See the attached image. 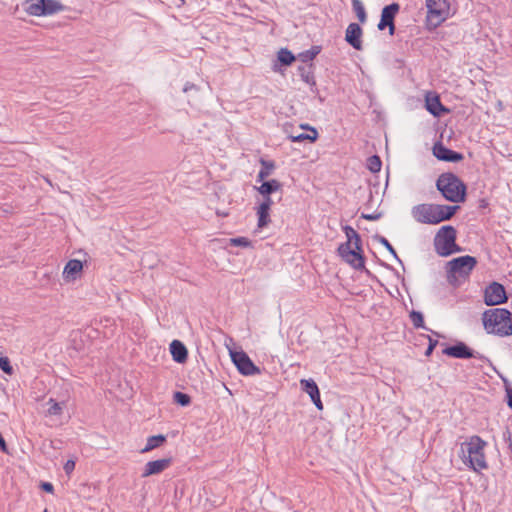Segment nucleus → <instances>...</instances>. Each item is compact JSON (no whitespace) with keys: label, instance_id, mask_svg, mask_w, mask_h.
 I'll use <instances>...</instances> for the list:
<instances>
[{"label":"nucleus","instance_id":"f257e3e1","mask_svg":"<svg viewBox=\"0 0 512 512\" xmlns=\"http://www.w3.org/2000/svg\"><path fill=\"white\" fill-rule=\"evenodd\" d=\"M487 442L480 436L473 435L461 444V459L464 464L475 472L488 468L485 456Z\"/></svg>","mask_w":512,"mask_h":512},{"label":"nucleus","instance_id":"f03ea898","mask_svg":"<svg viewBox=\"0 0 512 512\" xmlns=\"http://www.w3.org/2000/svg\"><path fill=\"white\" fill-rule=\"evenodd\" d=\"M343 231L347 237V242L338 247V253L351 267L361 270L365 267V262L362 255L360 235L354 228L348 225L343 227Z\"/></svg>","mask_w":512,"mask_h":512},{"label":"nucleus","instance_id":"7ed1b4c3","mask_svg":"<svg viewBox=\"0 0 512 512\" xmlns=\"http://www.w3.org/2000/svg\"><path fill=\"white\" fill-rule=\"evenodd\" d=\"M482 323L488 334L500 337L512 335V313L505 308H492L484 311Z\"/></svg>","mask_w":512,"mask_h":512},{"label":"nucleus","instance_id":"20e7f679","mask_svg":"<svg viewBox=\"0 0 512 512\" xmlns=\"http://www.w3.org/2000/svg\"><path fill=\"white\" fill-rule=\"evenodd\" d=\"M459 206L419 204L412 208L413 218L423 224L435 225L453 217Z\"/></svg>","mask_w":512,"mask_h":512},{"label":"nucleus","instance_id":"39448f33","mask_svg":"<svg viewBox=\"0 0 512 512\" xmlns=\"http://www.w3.org/2000/svg\"><path fill=\"white\" fill-rule=\"evenodd\" d=\"M436 187L448 201L457 203L465 198L466 186L453 173L441 174L437 179Z\"/></svg>","mask_w":512,"mask_h":512},{"label":"nucleus","instance_id":"423d86ee","mask_svg":"<svg viewBox=\"0 0 512 512\" xmlns=\"http://www.w3.org/2000/svg\"><path fill=\"white\" fill-rule=\"evenodd\" d=\"M477 265V259L470 255L460 256L447 262L448 281L456 284L459 280H467Z\"/></svg>","mask_w":512,"mask_h":512},{"label":"nucleus","instance_id":"0eeeda50","mask_svg":"<svg viewBox=\"0 0 512 512\" xmlns=\"http://www.w3.org/2000/svg\"><path fill=\"white\" fill-rule=\"evenodd\" d=\"M457 231L453 226H442L435 235L434 247L439 256L447 257L462 248L456 244Z\"/></svg>","mask_w":512,"mask_h":512},{"label":"nucleus","instance_id":"6e6552de","mask_svg":"<svg viewBox=\"0 0 512 512\" xmlns=\"http://www.w3.org/2000/svg\"><path fill=\"white\" fill-rule=\"evenodd\" d=\"M428 19L434 26L440 25L450 15V4L447 0H426Z\"/></svg>","mask_w":512,"mask_h":512},{"label":"nucleus","instance_id":"1a4fd4ad","mask_svg":"<svg viewBox=\"0 0 512 512\" xmlns=\"http://www.w3.org/2000/svg\"><path fill=\"white\" fill-rule=\"evenodd\" d=\"M230 356L232 362L242 375L252 376L260 374V368L253 363L244 351H230Z\"/></svg>","mask_w":512,"mask_h":512},{"label":"nucleus","instance_id":"9d476101","mask_svg":"<svg viewBox=\"0 0 512 512\" xmlns=\"http://www.w3.org/2000/svg\"><path fill=\"white\" fill-rule=\"evenodd\" d=\"M505 288L498 282H492L484 291V303L487 306H496L507 302Z\"/></svg>","mask_w":512,"mask_h":512},{"label":"nucleus","instance_id":"9b49d317","mask_svg":"<svg viewBox=\"0 0 512 512\" xmlns=\"http://www.w3.org/2000/svg\"><path fill=\"white\" fill-rule=\"evenodd\" d=\"M399 4L392 3L388 6H385L381 13V19L378 24L379 30H384L386 27H389V34L393 35L395 31L394 18L396 13L399 11Z\"/></svg>","mask_w":512,"mask_h":512},{"label":"nucleus","instance_id":"f8f14e48","mask_svg":"<svg viewBox=\"0 0 512 512\" xmlns=\"http://www.w3.org/2000/svg\"><path fill=\"white\" fill-rule=\"evenodd\" d=\"M443 354L458 359L481 358V356H479V353H475L463 342H458L453 346L445 348L443 350Z\"/></svg>","mask_w":512,"mask_h":512},{"label":"nucleus","instance_id":"ddd939ff","mask_svg":"<svg viewBox=\"0 0 512 512\" xmlns=\"http://www.w3.org/2000/svg\"><path fill=\"white\" fill-rule=\"evenodd\" d=\"M172 463L171 458H163L154 461H149L145 464L141 477H149L152 475H158L166 470Z\"/></svg>","mask_w":512,"mask_h":512},{"label":"nucleus","instance_id":"4468645a","mask_svg":"<svg viewBox=\"0 0 512 512\" xmlns=\"http://www.w3.org/2000/svg\"><path fill=\"white\" fill-rule=\"evenodd\" d=\"M433 155L442 161L447 162H458L463 159V155L461 153L455 152L447 147H445L442 143L438 142L433 146Z\"/></svg>","mask_w":512,"mask_h":512},{"label":"nucleus","instance_id":"2eb2a0df","mask_svg":"<svg viewBox=\"0 0 512 512\" xmlns=\"http://www.w3.org/2000/svg\"><path fill=\"white\" fill-rule=\"evenodd\" d=\"M301 389L307 393L314 405L319 409H323V403L320 398L319 388L313 379L300 380Z\"/></svg>","mask_w":512,"mask_h":512},{"label":"nucleus","instance_id":"dca6fc26","mask_svg":"<svg viewBox=\"0 0 512 512\" xmlns=\"http://www.w3.org/2000/svg\"><path fill=\"white\" fill-rule=\"evenodd\" d=\"M362 29L357 23H350L346 29L345 40L356 50L362 49Z\"/></svg>","mask_w":512,"mask_h":512},{"label":"nucleus","instance_id":"f3484780","mask_svg":"<svg viewBox=\"0 0 512 512\" xmlns=\"http://www.w3.org/2000/svg\"><path fill=\"white\" fill-rule=\"evenodd\" d=\"M83 270V263L78 259L69 260L63 269V279L67 282L77 280Z\"/></svg>","mask_w":512,"mask_h":512},{"label":"nucleus","instance_id":"a211bd4d","mask_svg":"<svg viewBox=\"0 0 512 512\" xmlns=\"http://www.w3.org/2000/svg\"><path fill=\"white\" fill-rule=\"evenodd\" d=\"M426 109L433 116H440L443 112H447L448 110L442 105L440 98L438 95H427L426 97Z\"/></svg>","mask_w":512,"mask_h":512},{"label":"nucleus","instance_id":"6ab92c4d","mask_svg":"<svg viewBox=\"0 0 512 512\" xmlns=\"http://www.w3.org/2000/svg\"><path fill=\"white\" fill-rule=\"evenodd\" d=\"M170 352L172 354L173 360L178 363H183L187 359V349L182 342L179 340H173L170 344Z\"/></svg>","mask_w":512,"mask_h":512},{"label":"nucleus","instance_id":"aec40b11","mask_svg":"<svg viewBox=\"0 0 512 512\" xmlns=\"http://www.w3.org/2000/svg\"><path fill=\"white\" fill-rule=\"evenodd\" d=\"M261 182L262 184L256 189L258 193L261 194L262 196L271 195L274 192L280 191L282 188V184L276 179H272L269 181L263 180Z\"/></svg>","mask_w":512,"mask_h":512},{"label":"nucleus","instance_id":"412c9836","mask_svg":"<svg viewBox=\"0 0 512 512\" xmlns=\"http://www.w3.org/2000/svg\"><path fill=\"white\" fill-rule=\"evenodd\" d=\"M38 2L43 4L44 16H50L66 9V7L58 0H41Z\"/></svg>","mask_w":512,"mask_h":512},{"label":"nucleus","instance_id":"4be33fe9","mask_svg":"<svg viewBox=\"0 0 512 512\" xmlns=\"http://www.w3.org/2000/svg\"><path fill=\"white\" fill-rule=\"evenodd\" d=\"M301 128L308 129L310 133H300L297 135H291L290 139L292 142H303L305 140L314 142L318 138V132L315 128L310 127L308 125H301Z\"/></svg>","mask_w":512,"mask_h":512},{"label":"nucleus","instance_id":"5701e85b","mask_svg":"<svg viewBox=\"0 0 512 512\" xmlns=\"http://www.w3.org/2000/svg\"><path fill=\"white\" fill-rule=\"evenodd\" d=\"M259 162L261 164V169L257 175V181H263L272 174L275 169V163L274 161L265 160L263 158H261Z\"/></svg>","mask_w":512,"mask_h":512},{"label":"nucleus","instance_id":"b1692460","mask_svg":"<svg viewBox=\"0 0 512 512\" xmlns=\"http://www.w3.org/2000/svg\"><path fill=\"white\" fill-rule=\"evenodd\" d=\"M166 441V437L164 435H154L150 436L147 439V443L143 449H141V453H147L155 448H158Z\"/></svg>","mask_w":512,"mask_h":512},{"label":"nucleus","instance_id":"393cba45","mask_svg":"<svg viewBox=\"0 0 512 512\" xmlns=\"http://www.w3.org/2000/svg\"><path fill=\"white\" fill-rule=\"evenodd\" d=\"M270 209L266 208V206H258L257 208V216H258V223L257 226L259 228H264L268 225L270 222V215H269Z\"/></svg>","mask_w":512,"mask_h":512},{"label":"nucleus","instance_id":"a878e982","mask_svg":"<svg viewBox=\"0 0 512 512\" xmlns=\"http://www.w3.org/2000/svg\"><path fill=\"white\" fill-rule=\"evenodd\" d=\"M49 408L47 410V414L50 416H59L62 414L63 408L65 407V402H57L55 399L50 398L47 402Z\"/></svg>","mask_w":512,"mask_h":512},{"label":"nucleus","instance_id":"bb28decb","mask_svg":"<svg viewBox=\"0 0 512 512\" xmlns=\"http://www.w3.org/2000/svg\"><path fill=\"white\" fill-rule=\"evenodd\" d=\"M352 7H353L354 12L357 15L358 20L361 23L366 22L367 14H366L363 3L360 0H352Z\"/></svg>","mask_w":512,"mask_h":512},{"label":"nucleus","instance_id":"cd10ccee","mask_svg":"<svg viewBox=\"0 0 512 512\" xmlns=\"http://www.w3.org/2000/svg\"><path fill=\"white\" fill-rule=\"evenodd\" d=\"M278 60L283 65H290L295 60V57L288 49L282 48L278 52Z\"/></svg>","mask_w":512,"mask_h":512},{"label":"nucleus","instance_id":"c85d7f7f","mask_svg":"<svg viewBox=\"0 0 512 512\" xmlns=\"http://www.w3.org/2000/svg\"><path fill=\"white\" fill-rule=\"evenodd\" d=\"M382 162L379 156L373 155L367 159V168L373 172H379L381 170Z\"/></svg>","mask_w":512,"mask_h":512},{"label":"nucleus","instance_id":"c756f323","mask_svg":"<svg viewBox=\"0 0 512 512\" xmlns=\"http://www.w3.org/2000/svg\"><path fill=\"white\" fill-rule=\"evenodd\" d=\"M299 72H300V76L304 82H306L307 84H310V85L315 84L314 76L311 72L310 66L309 67L308 66L299 67Z\"/></svg>","mask_w":512,"mask_h":512},{"label":"nucleus","instance_id":"7c9ffc66","mask_svg":"<svg viewBox=\"0 0 512 512\" xmlns=\"http://www.w3.org/2000/svg\"><path fill=\"white\" fill-rule=\"evenodd\" d=\"M409 316L415 328H424V318L421 312L413 310Z\"/></svg>","mask_w":512,"mask_h":512},{"label":"nucleus","instance_id":"2f4dec72","mask_svg":"<svg viewBox=\"0 0 512 512\" xmlns=\"http://www.w3.org/2000/svg\"><path fill=\"white\" fill-rule=\"evenodd\" d=\"M375 240L377 242H379L380 244H382L392 255L395 259H397L398 261H400L395 249L393 248V246L390 244V242L383 236H380V235H376L375 237Z\"/></svg>","mask_w":512,"mask_h":512},{"label":"nucleus","instance_id":"473e14b6","mask_svg":"<svg viewBox=\"0 0 512 512\" xmlns=\"http://www.w3.org/2000/svg\"><path fill=\"white\" fill-rule=\"evenodd\" d=\"M174 401L181 406H187L190 404L191 398L188 394H185L182 392H175L174 393Z\"/></svg>","mask_w":512,"mask_h":512},{"label":"nucleus","instance_id":"72a5a7b5","mask_svg":"<svg viewBox=\"0 0 512 512\" xmlns=\"http://www.w3.org/2000/svg\"><path fill=\"white\" fill-rule=\"evenodd\" d=\"M230 244L232 246H240V247H250L251 241L246 237H236L230 239Z\"/></svg>","mask_w":512,"mask_h":512},{"label":"nucleus","instance_id":"f704fd0d","mask_svg":"<svg viewBox=\"0 0 512 512\" xmlns=\"http://www.w3.org/2000/svg\"><path fill=\"white\" fill-rule=\"evenodd\" d=\"M0 369L6 374H12L13 368L10 364V361L7 357L0 358Z\"/></svg>","mask_w":512,"mask_h":512},{"label":"nucleus","instance_id":"c9c22d12","mask_svg":"<svg viewBox=\"0 0 512 512\" xmlns=\"http://www.w3.org/2000/svg\"><path fill=\"white\" fill-rule=\"evenodd\" d=\"M428 339H429V345L425 351V355L426 356H430L434 350V348L437 346L438 344V340H434L432 339L430 336H428Z\"/></svg>","mask_w":512,"mask_h":512},{"label":"nucleus","instance_id":"e433bc0d","mask_svg":"<svg viewBox=\"0 0 512 512\" xmlns=\"http://www.w3.org/2000/svg\"><path fill=\"white\" fill-rule=\"evenodd\" d=\"M298 58L304 63H307V62H310L313 60V58L308 50L299 53Z\"/></svg>","mask_w":512,"mask_h":512},{"label":"nucleus","instance_id":"4c0bfd02","mask_svg":"<svg viewBox=\"0 0 512 512\" xmlns=\"http://www.w3.org/2000/svg\"><path fill=\"white\" fill-rule=\"evenodd\" d=\"M64 471L66 474H71L73 472V470L75 469V461L73 460H68L65 464H64Z\"/></svg>","mask_w":512,"mask_h":512},{"label":"nucleus","instance_id":"58836bf2","mask_svg":"<svg viewBox=\"0 0 512 512\" xmlns=\"http://www.w3.org/2000/svg\"><path fill=\"white\" fill-rule=\"evenodd\" d=\"M382 214L381 213H372V214H362L361 217L363 219H366V220H369V221H376V220H379L381 218Z\"/></svg>","mask_w":512,"mask_h":512},{"label":"nucleus","instance_id":"ea45409f","mask_svg":"<svg viewBox=\"0 0 512 512\" xmlns=\"http://www.w3.org/2000/svg\"><path fill=\"white\" fill-rule=\"evenodd\" d=\"M273 205V201L270 197V195L263 196V201L260 203L259 206H266V208L271 209V206Z\"/></svg>","mask_w":512,"mask_h":512},{"label":"nucleus","instance_id":"a19ab883","mask_svg":"<svg viewBox=\"0 0 512 512\" xmlns=\"http://www.w3.org/2000/svg\"><path fill=\"white\" fill-rule=\"evenodd\" d=\"M0 450L5 453L8 452L6 442L1 433H0Z\"/></svg>","mask_w":512,"mask_h":512},{"label":"nucleus","instance_id":"79ce46f5","mask_svg":"<svg viewBox=\"0 0 512 512\" xmlns=\"http://www.w3.org/2000/svg\"><path fill=\"white\" fill-rule=\"evenodd\" d=\"M42 488H43V490H45L46 492H49V493H52L54 490L53 485L49 482H44L42 484Z\"/></svg>","mask_w":512,"mask_h":512},{"label":"nucleus","instance_id":"37998d69","mask_svg":"<svg viewBox=\"0 0 512 512\" xmlns=\"http://www.w3.org/2000/svg\"><path fill=\"white\" fill-rule=\"evenodd\" d=\"M192 89H196V85L193 84V83H190V82H187L185 85H184V88H183V91L184 92H188Z\"/></svg>","mask_w":512,"mask_h":512},{"label":"nucleus","instance_id":"c03bdc74","mask_svg":"<svg viewBox=\"0 0 512 512\" xmlns=\"http://www.w3.org/2000/svg\"><path fill=\"white\" fill-rule=\"evenodd\" d=\"M308 51L310 52L312 58L314 59L316 57V55L320 52V49H319V47L314 46L311 49H309Z\"/></svg>","mask_w":512,"mask_h":512},{"label":"nucleus","instance_id":"a18cd8bd","mask_svg":"<svg viewBox=\"0 0 512 512\" xmlns=\"http://www.w3.org/2000/svg\"><path fill=\"white\" fill-rule=\"evenodd\" d=\"M308 51L310 52L312 58L314 59L316 57V55L320 52V49H319V47L314 46L311 49H309Z\"/></svg>","mask_w":512,"mask_h":512},{"label":"nucleus","instance_id":"49530a36","mask_svg":"<svg viewBox=\"0 0 512 512\" xmlns=\"http://www.w3.org/2000/svg\"><path fill=\"white\" fill-rule=\"evenodd\" d=\"M182 3H184L186 0H180Z\"/></svg>","mask_w":512,"mask_h":512},{"label":"nucleus","instance_id":"de8ad7c7","mask_svg":"<svg viewBox=\"0 0 512 512\" xmlns=\"http://www.w3.org/2000/svg\"><path fill=\"white\" fill-rule=\"evenodd\" d=\"M43 512H48L46 509Z\"/></svg>","mask_w":512,"mask_h":512}]
</instances>
